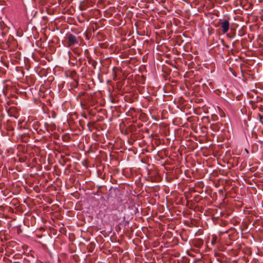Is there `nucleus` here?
<instances>
[{"label":"nucleus","mask_w":263,"mask_h":263,"mask_svg":"<svg viewBox=\"0 0 263 263\" xmlns=\"http://www.w3.org/2000/svg\"><path fill=\"white\" fill-rule=\"evenodd\" d=\"M217 242V237L215 235L212 236V238L211 241V243L212 245L214 246L216 243Z\"/></svg>","instance_id":"3"},{"label":"nucleus","mask_w":263,"mask_h":263,"mask_svg":"<svg viewBox=\"0 0 263 263\" xmlns=\"http://www.w3.org/2000/svg\"><path fill=\"white\" fill-rule=\"evenodd\" d=\"M68 39L69 46L73 45L78 43L76 36L73 34L69 35L68 36Z\"/></svg>","instance_id":"2"},{"label":"nucleus","mask_w":263,"mask_h":263,"mask_svg":"<svg viewBox=\"0 0 263 263\" xmlns=\"http://www.w3.org/2000/svg\"><path fill=\"white\" fill-rule=\"evenodd\" d=\"M221 26L222 28V32L223 34L227 33L230 28V23L228 21L225 20L221 23Z\"/></svg>","instance_id":"1"}]
</instances>
